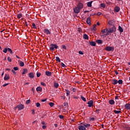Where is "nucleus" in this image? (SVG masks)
Here are the masks:
<instances>
[{"mask_svg": "<svg viewBox=\"0 0 130 130\" xmlns=\"http://www.w3.org/2000/svg\"><path fill=\"white\" fill-rule=\"evenodd\" d=\"M44 32L45 33V34H46L47 35H49L51 34L50 31H49V29H47V28H45L44 30Z\"/></svg>", "mask_w": 130, "mask_h": 130, "instance_id": "1a4fd4ad", "label": "nucleus"}, {"mask_svg": "<svg viewBox=\"0 0 130 130\" xmlns=\"http://www.w3.org/2000/svg\"><path fill=\"white\" fill-rule=\"evenodd\" d=\"M28 77L30 79H34L35 78V75L33 72H30L28 74Z\"/></svg>", "mask_w": 130, "mask_h": 130, "instance_id": "0eeeda50", "label": "nucleus"}, {"mask_svg": "<svg viewBox=\"0 0 130 130\" xmlns=\"http://www.w3.org/2000/svg\"><path fill=\"white\" fill-rule=\"evenodd\" d=\"M8 51H9L11 54H13V51L12 50V49L8 48Z\"/></svg>", "mask_w": 130, "mask_h": 130, "instance_id": "72a5a7b5", "label": "nucleus"}, {"mask_svg": "<svg viewBox=\"0 0 130 130\" xmlns=\"http://www.w3.org/2000/svg\"><path fill=\"white\" fill-rule=\"evenodd\" d=\"M19 62L20 67H24L25 66V63H24V62L19 60L18 61Z\"/></svg>", "mask_w": 130, "mask_h": 130, "instance_id": "412c9836", "label": "nucleus"}, {"mask_svg": "<svg viewBox=\"0 0 130 130\" xmlns=\"http://www.w3.org/2000/svg\"><path fill=\"white\" fill-rule=\"evenodd\" d=\"M109 104H110V105H114L115 102H114V100H110L109 101Z\"/></svg>", "mask_w": 130, "mask_h": 130, "instance_id": "dca6fc26", "label": "nucleus"}, {"mask_svg": "<svg viewBox=\"0 0 130 130\" xmlns=\"http://www.w3.org/2000/svg\"><path fill=\"white\" fill-rule=\"evenodd\" d=\"M42 128H43V129H45V128H46V125H43Z\"/></svg>", "mask_w": 130, "mask_h": 130, "instance_id": "052dcab7", "label": "nucleus"}, {"mask_svg": "<svg viewBox=\"0 0 130 130\" xmlns=\"http://www.w3.org/2000/svg\"><path fill=\"white\" fill-rule=\"evenodd\" d=\"M10 79V75L9 74H5V77H4V80L5 81H8V80Z\"/></svg>", "mask_w": 130, "mask_h": 130, "instance_id": "f8f14e48", "label": "nucleus"}, {"mask_svg": "<svg viewBox=\"0 0 130 130\" xmlns=\"http://www.w3.org/2000/svg\"><path fill=\"white\" fill-rule=\"evenodd\" d=\"M66 94L67 96H69V95H70V94H71V92L70 91V90H68V89H66Z\"/></svg>", "mask_w": 130, "mask_h": 130, "instance_id": "e433bc0d", "label": "nucleus"}, {"mask_svg": "<svg viewBox=\"0 0 130 130\" xmlns=\"http://www.w3.org/2000/svg\"><path fill=\"white\" fill-rule=\"evenodd\" d=\"M32 28L34 29H37V27H36V24H35V23H32Z\"/></svg>", "mask_w": 130, "mask_h": 130, "instance_id": "c03bdc74", "label": "nucleus"}, {"mask_svg": "<svg viewBox=\"0 0 130 130\" xmlns=\"http://www.w3.org/2000/svg\"><path fill=\"white\" fill-rule=\"evenodd\" d=\"M13 70H14L15 71H18V70H19V68H18V67H14Z\"/></svg>", "mask_w": 130, "mask_h": 130, "instance_id": "603ef678", "label": "nucleus"}, {"mask_svg": "<svg viewBox=\"0 0 130 130\" xmlns=\"http://www.w3.org/2000/svg\"><path fill=\"white\" fill-rule=\"evenodd\" d=\"M80 10L81 9H79V7H77L74 9V12L75 14H79L80 13Z\"/></svg>", "mask_w": 130, "mask_h": 130, "instance_id": "423d86ee", "label": "nucleus"}, {"mask_svg": "<svg viewBox=\"0 0 130 130\" xmlns=\"http://www.w3.org/2000/svg\"><path fill=\"white\" fill-rule=\"evenodd\" d=\"M45 74L46 75V76H48V77H50V76L52 75V73L50 71H46Z\"/></svg>", "mask_w": 130, "mask_h": 130, "instance_id": "4468645a", "label": "nucleus"}, {"mask_svg": "<svg viewBox=\"0 0 130 130\" xmlns=\"http://www.w3.org/2000/svg\"><path fill=\"white\" fill-rule=\"evenodd\" d=\"M111 31H110V30H108L107 31V34L106 35H101V37H106V36H108V35H110V34H111Z\"/></svg>", "mask_w": 130, "mask_h": 130, "instance_id": "6e6552de", "label": "nucleus"}, {"mask_svg": "<svg viewBox=\"0 0 130 130\" xmlns=\"http://www.w3.org/2000/svg\"><path fill=\"white\" fill-rule=\"evenodd\" d=\"M10 83H6V84H4L3 86V87H6V86H8V85H9Z\"/></svg>", "mask_w": 130, "mask_h": 130, "instance_id": "4d7b16f0", "label": "nucleus"}, {"mask_svg": "<svg viewBox=\"0 0 130 130\" xmlns=\"http://www.w3.org/2000/svg\"><path fill=\"white\" fill-rule=\"evenodd\" d=\"M83 125L85 126V128L86 127L88 128V127H89V126H91V124H83Z\"/></svg>", "mask_w": 130, "mask_h": 130, "instance_id": "7c9ffc66", "label": "nucleus"}, {"mask_svg": "<svg viewBox=\"0 0 130 130\" xmlns=\"http://www.w3.org/2000/svg\"><path fill=\"white\" fill-rule=\"evenodd\" d=\"M122 83H123L122 80H119L118 81H117V84L119 83V85H121Z\"/></svg>", "mask_w": 130, "mask_h": 130, "instance_id": "473e14b6", "label": "nucleus"}, {"mask_svg": "<svg viewBox=\"0 0 130 130\" xmlns=\"http://www.w3.org/2000/svg\"><path fill=\"white\" fill-rule=\"evenodd\" d=\"M41 85L42 86H43L44 87H46V84H45V83H44V82H41Z\"/></svg>", "mask_w": 130, "mask_h": 130, "instance_id": "49530a36", "label": "nucleus"}, {"mask_svg": "<svg viewBox=\"0 0 130 130\" xmlns=\"http://www.w3.org/2000/svg\"><path fill=\"white\" fill-rule=\"evenodd\" d=\"M22 17H23V16L22 15V14H21V13L18 14L17 15V18L18 19H21V18H22Z\"/></svg>", "mask_w": 130, "mask_h": 130, "instance_id": "f704fd0d", "label": "nucleus"}, {"mask_svg": "<svg viewBox=\"0 0 130 130\" xmlns=\"http://www.w3.org/2000/svg\"><path fill=\"white\" fill-rule=\"evenodd\" d=\"M28 73V70L24 69H23V72H22V75H25V74H27Z\"/></svg>", "mask_w": 130, "mask_h": 130, "instance_id": "2f4dec72", "label": "nucleus"}, {"mask_svg": "<svg viewBox=\"0 0 130 130\" xmlns=\"http://www.w3.org/2000/svg\"><path fill=\"white\" fill-rule=\"evenodd\" d=\"M89 44L91 46H96V43L95 42H89Z\"/></svg>", "mask_w": 130, "mask_h": 130, "instance_id": "b1692460", "label": "nucleus"}, {"mask_svg": "<svg viewBox=\"0 0 130 130\" xmlns=\"http://www.w3.org/2000/svg\"><path fill=\"white\" fill-rule=\"evenodd\" d=\"M31 111L32 114H34L35 113V111L34 110H32Z\"/></svg>", "mask_w": 130, "mask_h": 130, "instance_id": "69168bd1", "label": "nucleus"}, {"mask_svg": "<svg viewBox=\"0 0 130 130\" xmlns=\"http://www.w3.org/2000/svg\"><path fill=\"white\" fill-rule=\"evenodd\" d=\"M115 74H116V75H118V72L116 71H115Z\"/></svg>", "mask_w": 130, "mask_h": 130, "instance_id": "774afa93", "label": "nucleus"}, {"mask_svg": "<svg viewBox=\"0 0 130 130\" xmlns=\"http://www.w3.org/2000/svg\"><path fill=\"white\" fill-rule=\"evenodd\" d=\"M3 51L4 53H7V52H8V48H5Z\"/></svg>", "mask_w": 130, "mask_h": 130, "instance_id": "58836bf2", "label": "nucleus"}, {"mask_svg": "<svg viewBox=\"0 0 130 130\" xmlns=\"http://www.w3.org/2000/svg\"><path fill=\"white\" fill-rule=\"evenodd\" d=\"M94 101L93 100H90L88 102L87 104L88 105V107H93Z\"/></svg>", "mask_w": 130, "mask_h": 130, "instance_id": "20e7f679", "label": "nucleus"}, {"mask_svg": "<svg viewBox=\"0 0 130 130\" xmlns=\"http://www.w3.org/2000/svg\"><path fill=\"white\" fill-rule=\"evenodd\" d=\"M31 102V100H28L26 101V104H29Z\"/></svg>", "mask_w": 130, "mask_h": 130, "instance_id": "8fccbe9b", "label": "nucleus"}, {"mask_svg": "<svg viewBox=\"0 0 130 130\" xmlns=\"http://www.w3.org/2000/svg\"><path fill=\"white\" fill-rule=\"evenodd\" d=\"M83 38L86 40H88L89 39V37L87 35V34H84L83 35Z\"/></svg>", "mask_w": 130, "mask_h": 130, "instance_id": "cd10ccee", "label": "nucleus"}, {"mask_svg": "<svg viewBox=\"0 0 130 130\" xmlns=\"http://www.w3.org/2000/svg\"><path fill=\"white\" fill-rule=\"evenodd\" d=\"M41 76V73H39V72H37V78H39V77H40Z\"/></svg>", "mask_w": 130, "mask_h": 130, "instance_id": "79ce46f5", "label": "nucleus"}, {"mask_svg": "<svg viewBox=\"0 0 130 130\" xmlns=\"http://www.w3.org/2000/svg\"><path fill=\"white\" fill-rule=\"evenodd\" d=\"M102 13L101 12H98V13H97V15H98V16H100L101 15H102Z\"/></svg>", "mask_w": 130, "mask_h": 130, "instance_id": "680f3d73", "label": "nucleus"}, {"mask_svg": "<svg viewBox=\"0 0 130 130\" xmlns=\"http://www.w3.org/2000/svg\"><path fill=\"white\" fill-rule=\"evenodd\" d=\"M81 99H82V100H83V101H84V102H86V98H85L84 96H81Z\"/></svg>", "mask_w": 130, "mask_h": 130, "instance_id": "a19ab883", "label": "nucleus"}, {"mask_svg": "<svg viewBox=\"0 0 130 130\" xmlns=\"http://www.w3.org/2000/svg\"><path fill=\"white\" fill-rule=\"evenodd\" d=\"M86 23L88 25H90V24H91V19L90 18V17L87 18Z\"/></svg>", "mask_w": 130, "mask_h": 130, "instance_id": "4be33fe9", "label": "nucleus"}, {"mask_svg": "<svg viewBox=\"0 0 130 130\" xmlns=\"http://www.w3.org/2000/svg\"><path fill=\"white\" fill-rule=\"evenodd\" d=\"M68 105H69V104H68V103H63V106H68Z\"/></svg>", "mask_w": 130, "mask_h": 130, "instance_id": "13d9d810", "label": "nucleus"}, {"mask_svg": "<svg viewBox=\"0 0 130 130\" xmlns=\"http://www.w3.org/2000/svg\"><path fill=\"white\" fill-rule=\"evenodd\" d=\"M114 11L115 13H118L120 11V8L119 7L116 6L114 8Z\"/></svg>", "mask_w": 130, "mask_h": 130, "instance_id": "ddd939ff", "label": "nucleus"}, {"mask_svg": "<svg viewBox=\"0 0 130 130\" xmlns=\"http://www.w3.org/2000/svg\"><path fill=\"white\" fill-rule=\"evenodd\" d=\"M61 48L62 49H65L66 50H67V46H66V45H62L61 46Z\"/></svg>", "mask_w": 130, "mask_h": 130, "instance_id": "c9c22d12", "label": "nucleus"}, {"mask_svg": "<svg viewBox=\"0 0 130 130\" xmlns=\"http://www.w3.org/2000/svg\"><path fill=\"white\" fill-rule=\"evenodd\" d=\"M99 111H100V110L96 109V111H95V112H96V113H97V114H99V113H100Z\"/></svg>", "mask_w": 130, "mask_h": 130, "instance_id": "864d4df0", "label": "nucleus"}, {"mask_svg": "<svg viewBox=\"0 0 130 130\" xmlns=\"http://www.w3.org/2000/svg\"><path fill=\"white\" fill-rule=\"evenodd\" d=\"M47 99H45V100H41L42 102H45Z\"/></svg>", "mask_w": 130, "mask_h": 130, "instance_id": "0e129e2a", "label": "nucleus"}, {"mask_svg": "<svg viewBox=\"0 0 130 130\" xmlns=\"http://www.w3.org/2000/svg\"><path fill=\"white\" fill-rule=\"evenodd\" d=\"M47 115V113H45L44 114H43L42 116V118H44L46 116V115Z\"/></svg>", "mask_w": 130, "mask_h": 130, "instance_id": "de8ad7c7", "label": "nucleus"}, {"mask_svg": "<svg viewBox=\"0 0 130 130\" xmlns=\"http://www.w3.org/2000/svg\"><path fill=\"white\" fill-rule=\"evenodd\" d=\"M92 30L94 31H96V24L93 25Z\"/></svg>", "mask_w": 130, "mask_h": 130, "instance_id": "37998d69", "label": "nucleus"}, {"mask_svg": "<svg viewBox=\"0 0 130 130\" xmlns=\"http://www.w3.org/2000/svg\"><path fill=\"white\" fill-rule=\"evenodd\" d=\"M56 61L58 62H60V58H59L58 56L56 57Z\"/></svg>", "mask_w": 130, "mask_h": 130, "instance_id": "4c0bfd02", "label": "nucleus"}, {"mask_svg": "<svg viewBox=\"0 0 130 130\" xmlns=\"http://www.w3.org/2000/svg\"><path fill=\"white\" fill-rule=\"evenodd\" d=\"M112 84H113V85H117V80L116 79H113L112 80Z\"/></svg>", "mask_w": 130, "mask_h": 130, "instance_id": "6ab92c4d", "label": "nucleus"}, {"mask_svg": "<svg viewBox=\"0 0 130 130\" xmlns=\"http://www.w3.org/2000/svg\"><path fill=\"white\" fill-rule=\"evenodd\" d=\"M8 61H9V62H12V59H11V58L10 57H8Z\"/></svg>", "mask_w": 130, "mask_h": 130, "instance_id": "5fc2aeb1", "label": "nucleus"}, {"mask_svg": "<svg viewBox=\"0 0 130 130\" xmlns=\"http://www.w3.org/2000/svg\"><path fill=\"white\" fill-rule=\"evenodd\" d=\"M78 129L79 130H86L85 127L83 125H79L78 126Z\"/></svg>", "mask_w": 130, "mask_h": 130, "instance_id": "9b49d317", "label": "nucleus"}, {"mask_svg": "<svg viewBox=\"0 0 130 130\" xmlns=\"http://www.w3.org/2000/svg\"><path fill=\"white\" fill-rule=\"evenodd\" d=\"M96 42L98 43V44H102L103 43V42L101 40H97Z\"/></svg>", "mask_w": 130, "mask_h": 130, "instance_id": "a878e982", "label": "nucleus"}, {"mask_svg": "<svg viewBox=\"0 0 130 130\" xmlns=\"http://www.w3.org/2000/svg\"><path fill=\"white\" fill-rule=\"evenodd\" d=\"M84 7V6L83 5V4H82V3H79L77 5V7L80 9V10H82V9H83V7Z\"/></svg>", "mask_w": 130, "mask_h": 130, "instance_id": "9d476101", "label": "nucleus"}, {"mask_svg": "<svg viewBox=\"0 0 130 130\" xmlns=\"http://www.w3.org/2000/svg\"><path fill=\"white\" fill-rule=\"evenodd\" d=\"M25 108V106L23 104L18 105L16 107H15V110H17L18 109V111H20V110H22V109H24Z\"/></svg>", "mask_w": 130, "mask_h": 130, "instance_id": "f257e3e1", "label": "nucleus"}, {"mask_svg": "<svg viewBox=\"0 0 130 130\" xmlns=\"http://www.w3.org/2000/svg\"><path fill=\"white\" fill-rule=\"evenodd\" d=\"M125 107L126 108V109H127V110L130 109V104H126L125 105Z\"/></svg>", "mask_w": 130, "mask_h": 130, "instance_id": "a211bd4d", "label": "nucleus"}, {"mask_svg": "<svg viewBox=\"0 0 130 130\" xmlns=\"http://www.w3.org/2000/svg\"><path fill=\"white\" fill-rule=\"evenodd\" d=\"M76 88H73V89H72V91H73V92H76Z\"/></svg>", "mask_w": 130, "mask_h": 130, "instance_id": "338daca9", "label": "nucleus"}, {"mask_svg": "<svg viewBox=\"0 0 130 130\" xmlns=\"http://www.w3.org/2000/svg\"><path fill=\"white\" fill-rule=\"evenodd\" d=\"M54 48H55V49H57L58 48V46L56 45V44H53L50 45V50L51 51H54Z\"/></svg>", "mask_w": 130, "mask_h": 130, "instance_id": "f03ea898", "label": "nucleus"}, {"mask_svg": "<svg viewBox=\"0 0 130 130\" xmlns=\"http://www.w3.org/2000/svg\"><path fill=\"white\" fill-rule=\"evenodd\" d=\"M107 31H108V29H107V28L102 29V34H104L106 33V32H107Z\"/></svg>", "mask_w": 130, "mask_h": 130, "instance_id": "393cba45", "label": "nucleus"}, {"mask_svg": "<svg viewBox=\"0 0 130 130\" xmlns=\"http://www.w3.org/2000/svg\"><path fill=\"white\" fill-rule=\"evenodd\" d=\"M105 50L107 51H114V47L107 46L105 48Z\"/></svg>", "mask_w": 130, "mask_h": 130, "instance_id": "7ed1b4c3", "label": "nucleus"}, {"mask_svg": "<svg viewBox=\"0 0 130 130\" xmlns=\"http://www.w3.org/2000/svg\"><path fill=\"white\" fill-rule=\"evenodd\" d=\"M108 24H109V25H110V26H114V21H113V20H110L108 22Z\"/></svg>", "mask_w": 130, "mask_h": 130, "instance_id": "2eb2a0df", "label": "nucleus"}, {"mask_svg": "<svg viewBox=\"0 0 130 130\" xmlns=\"http://www.w3.org/2000/svg\"><path fill=\"white\" fill-rule=\"evenodd\" d=\"M49 105H50V107H53L54 106V103L51 102L49 103Z\"/></svg>", "mask_w": 130, "mask_h": 130, "instance_id": "ea45409f", "label": "nucleus"}, {"mask_svg": "<svg viewBox=\"0 0 130 130\" xmlns=\"http://www.w3.org/2000/svg\"><path fill=\"white\" fill-rule=\"evenodd\" d=\"M12 73L16 75V72L14 71V70H12Z\"/></svg>", "mask_w": 130, "mask_h": 130, "instance_id": "e2e57ef3", "label": "nucleus"}, {"mask_svg": "<svg viewBox=\"0 0 130 130\" xmlns=\"http://www.w3.org/2000/svg\"><path fill=\"white\" fill-rule=\"evenodd\" d=\"M54 87H55V88H56V89H57V88H58V87H59V84L57 82H55V83H54Z\"/></svg>", "mask_w": 130, "mask_h": 130, "instance_id": "aec40b11", "label": "nucleus"}, {"mask_svg": "<svg viewBox=\"0 0 130 130\" xmlns=\"http://www.w3.org/2000/svg\"><path fill=\"white\" fill-rule=\"evenodd\" d=\"M90 120H92V121H94V120H95V118L94 117L90 118Z\"/></svg>", "mask_w": 130, "mask_h": 130, "instance_id": "bf43d9fd", "label": "nucleus"}, {"mask_svg": "<svg viewBox=\"0 0 130 130\" xmlns=\"http://www.w3.org/2000/svg\"><path fill=\"white\" fill-rule=\"evenodd\" d=\"M92 3H93V1L87 3V6L89 7V8H91V7H92Z\"/></svg>", "mask_w": 130, "mask_h": 130, "instance_id": "bb28decb", "label": "nucleus"}, {"mask_svg": "<svg viewBox=\"0 0 130 130\" xmlns=\"http://www.w3.org/2000/svg\"><path fill=\"white\" fill-rule=\"evenodd\" d=\"M60 66L61 67H62V68H66V64H64V63H62V62H61L60 63Z\"/></svg>", "mask_w": 130, "mask_h": 130, "instance_id": "a18cd8bd", "label": "nucleus"}, {"mask_svg": "<svg viewBox=\"0 0 130 130\" xmlns=\"http://www.w3.org/2000/svg\"><path fill=\"white\" fill-rule=\"evenodd\" d=\"M36 91H37V92L41 91H42V88L41 87L38 86L36 88Z\"/></svg>", "mask_w": 130, "mask_h": 130, "instance_id": "5701e85b", "label": "nucleus"}, {"mask_svg": "<svg viewBox=\"0 0 130 130\" xmlns=\"http://www.w3.org/2000/svg\"><path fill=\"white\" fill-rule=\"evenodd\" d=\"M109 30H110L111 33H113L116 31V27H115V26L113 25L112 28H109Z\"/></svg>", "mask_w": 130, "mask_h": 130, "instance_id": "39448f33", "label": "nucleus"}, {"mask_svg": "<svg viewBox=\"0 0 130 130\" xmlns=\"http://www.w3.org/2000/svg\"><path fill=\"white\" fill-rule=\"evenodd\" d=\"M100 7L101 8H103V9H105V8L106 7V5L104 3H102L100 4Z\"/></svg>", "mask_w": 130, "mask_h": 130, "instance_id": "c756f323", "label": "nucleus"}, {"mask_svg": "<svg viewBox=\"0 0 130 130\" xmlns=\"http://www.w3.org/2000/svg\"><path fill=\"white\" fill-rule=\"evenodd\" d=\"M118 30L120 33H122V32H123V28H122L120 25H119Z\"/></svg>", "mask_w": 130, "mask_h": 130, "instance_id": "f3484780", "label": "nucleus"}, {"mask_svg": "<svg viewBox=\"0 0 130 130\" xmlns=\"http://www.w3.org/2000/svg\"><path fill=\"white\" fill-rule=\"evenodd\" d=\"M114 112L115 114H119V113H121V111H117L116 110H114Z\"/></svg>", "mask_w": 130, "mask_h": 130, "instance_id": "c85d7f7f", "label": "nucleus"}, {"mask_svg": "<svg viewBox=\"0 0 130 130\" xmlns=\"http://www.w3.org/2000/svg\"><path fill=\"white\" fill-rule=\"evenodd\" d=\"M58 117H59V118H60L61 119H63V118H64L63 116H62V115H59Z\"/></svg>", "mask_w": 130, "mask_h": 130, "instance_id": "3c124183", "label": "nucleus"}, {"mask_svg": "<svg viewBox=\"0 0 130 130\" xmlns=\"http://www.w3.org/2000/svg\"><path fill=\"white\" fill-rule=\"evenodd\" d=\"M36 106H37V107H40V103H36Z\"/></svg>", "mask_w": 130, "mask_h": 130, "instance_id": "6e6d98bb", "label": "nucleus"}, {"mask_svg": "<svg viewBox=\"0 0 130 130\" xmlns=\"http://www.w3.org/2000/svg\"><path fill=\"white\" fill-rule=\"evenodd\" d=\"M78 53H79V54H81V55H83V54H84V52H83V51H79L78 52Z\"/></svg>", "mask_w": 130, "mask_h": 130, "instance_id": "09e8293b", "label": "nucleus"}]
</instances>
